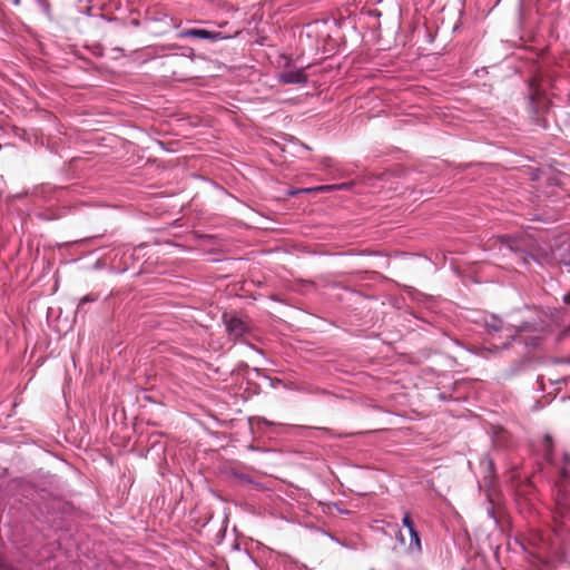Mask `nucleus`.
Wrapping results in <instances>:
<instances>
[{"mask_svg":"<svg viewBox=\"0 0 570 570\" xmlns=\"http://www.w3.org/2000/svg\"><path fill=\"white\" fill-rule=\"evenodd\" d=\"M225 324L229 335L235 338L242 336L247 328L245 323L235 316L225 317Z\"/></svg>","mask_w":570,"mask_h":570,"instance_id":"f257e3e1","label":"nucleus"},{"mask_svg":"<svg viewBox=\"0 0 570 570\" xmlns=\"http://www.w3.org/2000/svg\"><path fill=\"white\" fill-rule=\"evenodd\" d=\"M179 37L180 38L194 37V38H200V39L216 40V39L219 38V35L218 33H213V32L207 31L205 29H188V30L181 31L179 33Z\"/></svg>","mask_w":570,"mask_h":570,"instance_id":"f03ea898","label":"nucleus"},{"mask_svg":"<svg viewBox=\"0 0 570 570\" xmlns=\"http://www.w3.org/2000/svg\"><path fill=\"white\" fill-rule=\"evenodd\" d=\"M409 534H410V543H409V552L411 553H421L422 551V544H421V539L419 537V533L415 529H411V531H409Z\"/></svg>","mask_w":570,"mask_h":570,"instance_id":"7ed1b4c3","label":"nucleus"},{"mask_svg":"<svg viewBox=\"0 0 570 570\" xmlns=\"http://www.w3.org/2000/svg\"><path fill=\"white\" fill-rule=\"evenodd\" d=\"M281 78L286 83H298L305 81V75L302 70L286 71Z\"/></svg>","mask_w":570,"mask_h":570,"instance_id":"20e7f679","label":"nucleus"},{"mask_svg":"<svg viewBox=\"0 0 570 570\" xmlns=\"http://www.w3.org/2000/svg\"><path fill=\"white\" fill-rule=\"evenodd\" d=\"M353 183H344L340 185H327L318 187V190H333V189H350L352 187Z\"/></svg>","mask_w":570,"mask_h":570,"instance_id":"39448f33","label":"nucleus"},{"mask_svg":"<svg viewBox=\"0 0 570 570\" xmlns=\"http://www.w3.org/2000/svg\"><path fill=\"white\" fill-rule=\"evenodd\" d=\"M402 523H403L404 527L407 528L409 531H411V529H415L414 524H413V522L410 519V515L407 513H405V515L403 517Z\"/></svg>","mask_w":570,"mask_h":570,"instance_id":"423d86ee","label":"nucleus"},{"mask_svg":"<svg viewBox=\"0 0 570 570\" xmlns=\"http://www.w3.org/2000/svg\"><path fill=\"white\" fill-rule=\"evenodd\" d=\"M563 301L564 303L570 304V293L564 295Z\"/></svg>","mask_w":570,"mask_h":570,"instance_id":"0eeeda50","label":"nucleus"},{"mask_svg":"<svg viewBox=\"0 0 570 570\" xmlns=\"http://www.w3.org/2000/svg\"><path fill=\"white\" fill-rule=\"evenodd\" d=\"M296 193H297V191L292 190V191H289V195H295Z\"/></svg>","mask_w":570,"mask_h":570,"instance_id":"6e6552de","label":"nucleus"}]
</instances>
